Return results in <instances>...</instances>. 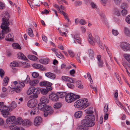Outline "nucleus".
I'll return each instance as SVG.
<instances>
[{
    "label": "nucleus",
    "mask_w": 130,
    "mask_h": 130,
    "mask_svg": "<svg viewBox=\"0 0 130 130\" xmlns=\"http://www.w3.org/2000/svg\"><path fill=\"white\" fill-rule=\"evenodd\" d=\"M2 16L4 18L2 19V23L1 26V28L2 30L0 33V40L4 37L5 34H7L9 31L8 27L9 25V14L7 12L5 11L2 14Z\"/></svg>",
    "instance_id": "nucleus-1"
},
{
    "label": "nucleus",
    "mask_w": 130,
    "mask_h": 130,
    "mask_svg": "<svg viewBox=\"0 0 130 130\" xmlns=\"http://www.w3.org/2000/svg\"><path fill=\"white\" fill-rule=\"evenodd\" d=\"M95 117L93 115H87L85 117V119L81 121V124L78 127L77 130H87L88 127H92L95 124L94 121Z\"/></svg>",
    "instance_id": "nucleus-2"
},
{
    "label": "nucleus",
    "mask_w": 130,
    "mask_h": 130,
    "mask_svg": "<svg viewBox=\"0 0 130 130\" xmlns=\"http://www.w3.org/2000/svg\"><path fill=\"white\" fill-rule=\"evenodd\" d=\"M89 104L88 102L87 99H80L74 103V105L76 108L82 107V109H84L89 106Z\"/></svg>",
    "instance_id": "nucleus-3"
},
{
    "label": "nucleus",
    "mask_w": 130,
    "mask_h": 130,
    "mask_svg": "<svg viewBox=\"0 0 130 130\" xmlns=\"http://www.w3.org/2000/svg\"><path fill=\"white\" fill-rule=\"evenodd\" d=\"M4 104L3 102H0V111L2 113L3 116L6 117L8 115H10V113L8 112L9 107H8Z\"/></svg>",
    "instance_id": "nucleus-4"
},
{
    "label": "nucleus",
    "mask_w": 130,
    "mask_h": 130,
    "mask_svg": "<svg viewBox=\"0 0 130 130\" xmlns=\"http://www.w3.org/2000/svg\"><path fill=\"white\" fill-rule=\"evenodd\" d=\"M80 98L79 95L72 93H70L67 94L65 97L66 101L68 103H71L77 99Z\"/></svg>",
    "instance_id": "nucleus-5"
},
{
    "label": "nucleus",
    "mask_w": 130,
    "mask_h": 130,
    "mask_svg": "<svg viewBox=\"0 0 130 130\" xmlns=\"http://www.w3.org/2000/svg\"><path fill=\"white\" fill-rule=\"evenodd\" d=\"M33 94L32 95H30L29 97L30 99H35L37 98L38 97V95L40 93L41 89L40 88L35 87H33Z\"/></svg>",
    "instance_id": "nucleus-6"
},
{
    "label": "nucleus",
    "mask_w": 130,
    "mask_h": 130,
    "mask_svg": "<svg viewBox=\"0 0 130 130\" xmlns=\"http://www.w3.org/2000/svg\"><path fill=\"white\" fill-rule=\"evenodd\" d=\"M120 46L122 49L124 51H130V44L128 43L123 42L120 43Z\"/></svg>",
    "instance_id": "nucleus-7"
},
{
    "label": "nucleus",
    "mask_w": 130,
    "mask_h": 130,
    "mask_svg": "<svg viewBox=\"0 0 130 130\" xmlns=\"http://www.w3.org/2000/svg\"><path fill=\"white\" fill-rule=\"evenodd\" d=\"M11 85V88L14 89L16 92L18 93L20 92L22 88L19 85V84L17 82L15 81L12 83Z\"/></svg>",
    "instance_id": "nucleus-8"
},
{
    "label": "nucleus",
    "mask_w": 130,
    "mask_h": 130,
    "mask_svg": "<svg viewBox=\"0 0 130 130\" xmlns=\"http://www.w3.org/2000/svg\"><path fill=\"white\" fill-rule=\"evenodd\" d=\"M45 111L44 114L45 117H47L48 115H50L53 112V111L52 107L50 106L46 105L44 108Z\"/></svg>",
    "instance_id": "nucleus-9"
},
{
    "label": "nucleus",
    "mask_w": 130,
    "mask_h": 130,
    "mask_svg": "<svg viewBox=\"0 0 130 130\" xmlns=\"http://www.w3.org/2000/svg\"><path fill=\"white\" fill-rule=\"evenodd\" d=\"M98 13L101 17V20L103 23L104 24H106L107 23V21L105 17L104 14L101 11H99Z\"/></svg>",
    "instance_id": "nucleus-10"
},
{
    "label": "nucleus",
    "mask_w": 130,
    "mask_h": 130,
    "mask_svg": "<svg viewBox=\"0 0 130 130\" xmlns=\"http://www.w3.org/2000/svg\"><path fill=\"white\" fill-rule=\"evenodd\" d=\"M16 118L15 116H12L9 117L6 120V122L10 124L15 123Z\"/></svg>",
    "instance_id": "nucleus-11"
},
{
    "label": "nucleus",
    "mask_w": 130,
    "mask_h": 130,
    "mask_svg": "<svg viewBox=\"0 0 130 130\" xmlns=\"http://www.w3.org/2000/svg\"><path fill=\"white\" fill-rule=\"evenodd\" d=\"M29 100L27 103V105L29 107H33L35 106L36 105V101L34 99H31Z\"/></svg>",
    "instance_id": "nucleus-12"
},
{
    "label": "nucleus",
    "mask_w": 130,
    "mask_h": 130,
    "mask_svg": "<svg viewBox=\"0 0 130 130\" xmlns=\"http://www.w3.org/2000/svg\"><path fill=\"white\" fill-rule=\"evenodd\" d=\"M61 78L62 80L68 81L71 83H74L75 81V79H72L66 76H62Z\"/></svg>",
    "instance_id": "nucleus-13"
},
{
    "label": "nucleus",
    "mask_w": 130,
    "mask_h": 130,
    "mask_svg": "<svg viewBox=\"0 0 130 130\" xmlns=\"http://www.w3.org/2000/svg\"><path fill=\"white\" fill-rule=\"evenodd\" d=\"M49 98L50 100L53 101H57L58 100V97L56 94L53 93H51L49 96Z\"/></svg>",
    "instance_id": "nucleus-14"
},
{
    "label": "nucleus",
    "mask_w": 130,
    "mask_h": 130,
    "mask_svg": "<svg viewBox=\"0 0 130 130\" xmlns=\"http://www.w3.org/2000/svg\"><path fill=\"white\" fill-rule=\"evenodd\" d=\"M72 36L73 38L74 43H76V42H77L79 44H81V39L76 34L75 35H72Z\"/></svg>",
    "instance_id": "nucleus-15"
},
{
    "label": "nucleus",
    "mask_w": 130,
    "mask_h": 130,
    "mask_svg": "<svg viewBox=\"0 0 130 130\" xmlns=\"http://www.w3.org/2000/svg\"><path fill=\"white\" fill-rule=\"evenodd\" d=\"M101 56L100 55H98L97 57V59H98V61L97 63L98 66L100 68H103L104 67V65L103 61L101 60Z\"/></svg>",
    "instance_id": "nucleus-16"
},
{
    "label": "nucleus",
    "mask_w": 130,
    "mask_h": 130,
    "mask_svg": "<svg viewBox=\"0 0 130 130\" xmlns=\"http://www.w3.org/2000/svg\"><path fill=\"white\" fill-rule=\"evenodd\" d=\"M45 75L47 77L52 79H55L56 77L54 74L50 72L45 73Z\"/></svg>",
    "instance_id": "nucleus-17"
},
{
    "label": "nucleus",
    "mask_w": 130,
    "mask_h": 130,
    "mask_svg": "<svg viewBox=\"0 0 130 130\" xmlns=\"http://www.w3.org/2000/svg\"><path fill=\"white\" fill-rule=\"evenodd\" d=\"M52 84L51 83L46 81H44L40 82L39 85L41 86L50 87Z\"/></svg>",
    "instance_id": "nucleus-18"
},
{
    "label": "nucleus",
    "mask_w": 130,
    "mask_h": 130,
    "mask_svg": "<svg viewBox=\"0 0 130 130\" xmlns=\"http://www.w3.org/2000/svg\"><path fill=\"white\" fill-rule=\"evenodd\" d=\"M42 119L40 117H36L34 120V124L35 125H37L40 124L42 122Z\"/></svg>",
    "instance_id": "nucleus-19"
},
{
    "label": "nucleus",
    "mask_w": 130,
    "mask_h": 130,
    "mask_svg": "<svg viewBox=\"0 0 130 130\" xmlns=\"http://www.w3.org/2000/svg\"><path fill=\"white\" fill-rule=\"evenodd\" d=\"M39 109L37 107H34L31 109L30 114L31 115H34L39 113Z\"/></svg>",
    "instance_id": "nucleus-20"
},
{
    "label": "nucleus",
    "mask_w": 130,
    "mask_h": 130,
    "mask_svg": "<svg viewBox=\"0 0 130 130\" xmlns=\"http://www.w3.org/2000/svg\"><path fill=\"white\" fill-rule=\"evenodd\" d=\"M32 66L34 68L36 69H40L42 70H44L43 66L41 64L37 63L32 64Z\"/></svg>",
    "instance_id": "nucleus-21"
},
{
    "label": "nucleus",
    "mask_w": 130,
    "mask_h": 130,
    "mask_svg": "<svg viewBox=\"0 0 130 130\" xmlns=\"http://www.w3.org/2000/svg\"><path fill=\"white\" fill-rule=\"evenodd\" d=\"M17 57L19 59H24L25 60H28L24 55L21 52L18 53Z\"/></svg>",
    "instance_id": "nucleus-22"
},
{
    "label": "nucleus",
    "mask_w": 130,
    "mask_h": 130,
    "mask_svg": "<svg viewBox=\"0 0 130 130\" xmlns=\"http://www.w3.org/2000/svg\"><path fill=\"white\" fill-rule=\"evenodd\" d=\"M17 106V105L15 102H12L10 106L9 107V111H12L13 109L16 107Z\"/></svg>",
    "instance_id": "nucleus-23"
},
{
    "label": "nucleus",
    "mask_w": 130,
    "mask_h": 130,
    "mask_svg": "<svg viewBox=\"0 0 130 130\" xmlns=\"http://www.w3.org/2000/svg\"><path fill=\"white\" fill-rule=\"evenodd\" d=\"M116 103L121 108L123 109L127 113H129L126 110V108L122 105L120 102L118 101H117L116 102Z\"/></svg>",
    "instance_id": "nucleus-24"
},
{
    "label": "nucleus",
    "mask_w": 130,
    "mask_h": 130,
    "mask_svg": "<svg viewBox=\"0 0 130 130\" xmlns=\"http://www.w3.org/2000/svg\"><path fill=\"white\" fill-rule=\"evenodd\" d=\"M67 94V93L65 92H58L57 93V95L58 97L60 98H63L65 96H66Z\"/></svg>",
    "instance_id": "nucleus-25"
},
{
    "label": "nucleus",
    "mask_w": 130,
    "mask_h": 130,
    "mask_svg": "<svg viewBox=\"0 0 130 130\" xmlns=\"http://www.w3.org/2000/svg\"><path fill=\"white\" fill-rule=\"evenodd\" d=\"M88 40L91 44L92 45L94 44V41L93 40V37L90 34H89L88 35Z\"/></svg>",
    "instance_id": "nucleus-26"
},
{
    "label": "nucleus",
    "mask_w": 130,
    "mask_h": 130,
    "mask_svg": "<svg viewBox=\"0 0 130 130\" xmlns=\"http://www.w3.org/2000/svg\"><path fill=\"white\" fill-rule=\"evenodd\" d=\"M39 82V80L38 79H34L30 82V85L32 86L37 85Z\"/></svg>",
    "instance_id": "nucleus-27"
},
{
    "label": "nucleus",
    "mask_w": 130,
    "mask_h": 130,
    "mask_svg": "<svg viewBox=\"0 0 130 130\" xmlns=\"http://www.w3.org/2000/svg\"><path fill=\"white\" fill-rule=\"evenodd\" d=\"M49 61L48 59L46 58L40 59L39 60V62L42 64H47Z\"/></svg>",
    "instance_id": "nucleus-28"
},
{
    "label": "nucleus",
    "mask_w": 130,
    "mask_h": 130,
    "mask_svg": "<svg viewBox=\"0 0 130 130\" xmlns=\"http://www.w3.org/2000/svg\"><path fill=\"white\" fill-rule=\"evenodd\" d=\"M93 107H89L88 109L85 110L84 111L87 114H91L93 112Z\"/></svg>",
    "instance_id": "nucleus-29"
},
{
    "label": "nucleus",
    "mask_w": 130,
    "mask_h": 130,
    "mask_svg": "<svg viewBox=\"0 0 130 130\" xmlns=\"http://www.w3.org/2000/svg\"><path fill=\"white\" fill-rule=\"evenodd\" d=\"M46 105V104L41 103L38 104V108L41 110H43Z\"/></svg>",
    "instance_id": "nucleus-30"
},
{
    "label": "nucleus",
    "mask_w": 130,
    "mask_h": 130,
    "mask_svg": "<svg viewBox=\"0 0 130 130\" xmlns=\"http://www.w3.org/2000/svg\"><path fill=\"white\" fill-rule=\"evenodd\" d=\"M9 78L7 77H5L4 79L3 82V86H5L7 85L9 81Z\"/></svg>",
    "instance_id": "nucleus-31"
},
{
    "label": "nucleus",
    "mask_w": 130,
    "mask_h": 130,
    "mask_svg": "<svg viewBox=\"0 0 130 130\" xmlns=\"http://www.w3.org/2000/svg\"><path fill=\"white\" fill-rule=\"evenodd\" d=\"M82 115V112L81 111H79L75 113L74 116L76 118H79L81 117Z\"/></svg>",
    "instance_id": "nucleus-32"
},
{
    "label": "nucleus",
    "mask_w": 130,
    "mask_h": 130,
    "mask_svg": "<svg viewBox=\"0 0 130 130\" xmlns=\"http://www.w3.org/2000/svg\"><path fill=\"white\" fill-rule=\"evenodd\" d=\"M76 86L79 89H82L83 88V86L82 84L80 81L78 80L76 82Z\"/></svg>",
    "instance_id": "nucleus-33"
},
{
    "label": "nucleus",
    "mask_w": 130,
    "mask_h": 130,
    "mask_svg": "<svg viewBox=\"0 0 130 130\" xmlns=\"http://www.w3.org/2000/svg\"><path fill=\"white\" fill-rule=\"evenodd\" d=\"M23 120L21 118H18L15 120V123L16 124H19L22 125Z\"/></svg>",
    "instance_id": "nucleus-34"
},
{
    "label": "nucleus",
    "mask_w": 130,
    "mask_h": 130,
    "mask_svg": "<svg viewBox=\"0 0 130 130\" xmlns=\"http://www.w3.org/2000/svg\"><path fill=\"white\" fill-rule=\"evenodd\" d=\"M31 124V122L29 120H23L22 125L23 126H28L30 125Z\"/></svg>",
    "instance_id": "nucleus-35"
},
{
    "label": "nucleus",
    "mask_w": 130,
    "mask_h": 130,
    "mask_svg": "<svg viewBox=\"0 0 130 130\" xmlns=\"http://www.w3.org/2000/svg\"><path fill=\"white\" fill-rule=\"evenodd\" d=\"M27 57L28 59L36 61L38 59V58L36 56L34 55H28Z\"/></svg>",
    "instance_id": "nucleus-36"
},
{
    "label": "nucleus",
    "mask_w": 130,
    "mask_h": 130,
    "mask_svg": "<svg viewBox=\"0 0 130 130\" xmlns=\"http://www.w3.org/2000/svg\"><path fill=\"white\" fill-rule=\"evenodd\" d=\"M124 32L126 36L128 37L130 36V31L128 28L126 27H125Z\"/></svg>",
    "instance_id": "nucleus-37"
},
{
    "label": "nucleus",
    "mask_w": 130,
    "mask_h": 130,
    "mask_svg": "<svg viewBox=\"0 0 130 130\" xmlns=\"http://www.w3.org/2000/svg\"><path fill=\"white\" fill-rule=\"evenodd\" d=\"M113 13L118 16H119L120 15V11L117 8H115L113 10Z\"/></svg>",
    "instance_id": "nucleus-38"
},
{
    "label": "nucleus",
    "mask_w": 130,
    "mask_h": 130,
    "mask_svg": "<svg viewBox=\"0 0 130 130\" xmlns=\"http://www.w3.org/2000/svg\"><path fill=\"white\" fill-rule=\"evenodd\" d=\"M12 34H8L5 38V39L8 41H11L13 40V36Z\"/></svg>",
    "instance_id": "nucleus-39"
},
{
    "label": "nucleus",
    "mask_w": 130,
    "mask_h": 130,
    "mask_svg": "<svg viewBox=\"0 0 130 130\" xmlns=\"http://www.w3.org/2000/svg\"><path fill=\"white\" fill-rule=\"evenodd\" d=\"M41 103L46 104L48 102V100L45 97H42L40 100Z\"/></svg>",
    "instance_id": "nucleus-40"
},
{
    "label": "nucleus",
    "mask_w": 130,
    "mask_h": 130,
    "mask_svg": "<svg viewBox=\"0 0 130 130\" xmlns=\"http://www.w3.org/2000/svg\"><path fill=\"white\" fill-rule=\"evenodd\" d=\"M18 63L16 61H13L10 64V66L12 69H14V67H18L19 66Z\"/></svg>",
    "instance_id": "nucleus-41"
},
{
    "label": "nucleus",
    "mask_w": 130,
    "mask_h": 130,
    "mask_svg": "<svg viewBox=\"0 0 130 130\" xmlns=\"http://www.w3.org/2000/svg\"><path fill=\"white\" fill-rule=\"evenodd\" d=\"M9 128L11 130H19V127L15 125H11L9 126Z\"/></svg>",
    "instance_id": "nucleus-42"
},
{
    "label": "nucleus",
    "mask_w": 130,
    "mask_h": 130,
    "mask_svg": "<svg viewBox=\"0 0 130 130\" xmlns=\"http://www.w3.org/2000/svg\"><path fill=\"white\" fill-rule=\"evenodd\" d=\"M12 46L14 49H21V48L20 45L17 43H14L12 44Z\"/></svg>",
    "instance_id": "nucleus-43"
},
{
    "label": "nucleus",
    "mask_w": 130,
    "mask_h": 130,
    "mask_svg": "<svg viewBox=\"0 0 130 130\" xmlns=\"http://www.w3.org/2000/svg\"><path fill=\"white\" fill-rule=\"evenodd\" d=\"M61 13L63 15L66 20L68 22H70V19L68 16V14L63 11H62Z\"/></svg>",
    "instance_id": "nucleus-44"
},
{
    "label": "nucleus",
    "mask_w": 130,
    "mask_h": 130,
    "mask_svg": "<svg viewBox=\"0 0 130 130\" xmlns=\"http://www.w3.org/2000/svg\"><path fill=\"white\" fill-rule=\"evenodd\" d=\"M124 57L129 63H130V54H124Z\"/></svg>",
    "instance_id": "nucleus-45"
},
{
    "label": "nucleus",
    "mask_w": 130,
    "mask_h": 130,
    "mask_svg": "<svg viewBox=\"0 0 130 130\" xmlns=\"http://www.w3.org/2000/svg\"><path fill=\"white\" fill-rule=\"evenodd\" d=\"M27 33L28 35L30 37H33L34 36V34L33 31L32 29L30 28H29L27 30Z\"/></svg>",
    "instance_id": "nucleus-46"
},
{
    "label": "nucleus",
    "mask_w": 130,
    "mask_h": 130,
    "mask_svg": "<svg viewBox=\"0 0 130 130\" xmlns=\"http://www.w3.org/2000/svg\"><path fill=\"white\" fill-rule=\"evenodd\" d=\"M88 53L90 58L91 59L93 58L94 56V53L93 51L90 49L88 50Z\"/></svg>",
    "instance_id": "nucleus-47"
},
{
    "label": "nucleus",
    "mask_w": 130,
    "mask_h": 130,
    "mask_svg": "<svg viewBox=\"0 0 130 130\" xmlns=\"http://www.w3.org/2000/svg\"><path fill=\"white\" fill-rule=\"evenodd\" d=\"M90 5L91 7L92 8L94 9L97 11V12H98L99 11H101L100 10H98V8H97L96 5L94 4V3L92 2L90 3Z\"/></svg>",
    "instance_id": "nucleus-48"
},
{
    "label": "nucleus",
    "mask_w": 130,
    "mask_h": 130,
    "mask_svg": "<svg viewBox=\"0 0 130 130\" xmlns=\"http://www.w3.org/2000/svg\"><path fill=\"white\" fill-rule=\"evenodd\" d=\"M82 2L80 1H77L75 2L74 4L75 6H80L82 5Z\"/></svg>",
    "instance_id": "nucleus-49"
},
{
    "label": "nucleus",
    "mask_w": 130,
    "mask_h": 130,
    "mask_svg": "<svg viewBox=\"0 0 130 130\" xmlns=\"http://www.w3.org/2000/svg\"><path fill=\"white\" fill-rule=\"evenodd\" d=\"M33 93V87L29 88L27 91V93L28 95H30Z\"/></svg>",
    "instance_id": "nucleus-50"
},
{
    "label": "nucleus",
    "mask_w": 130,
    "mask_h": 130,
    "mask_svg": "<svg viewBox=\"0 0 130 130\" xmlns=\"http://www.w3.org/2000/svg\"><path fill=\"white\" fill-rule=\"evenodd\" d=\"M114 3L117 5H119L121 3V0H113Z\"/></svg>",
    "instance_id": "nucleus-51"
},
{
    "label": "nucleus",
    "mask_w": 130,
    "mask_h": 130,
    "mask_svg": "<svg viewBox=\"0 0 130 130\" xmlns=\"http://www.w3.org/2000/svg\"><path fill=\"white\" fill-rule=\"evenodd\" d=\"M61 106V104L60 103H57L55 104L54 106V108H60Z\"/></svg>",
    "instance_id": "nucleus-52"
},
{
    "label": "nucleus",
    "mask_w": 130,
    "mask_h": 130,
    "mask_svg": "<svg viewBox=\"0 0 130 130\" xmlns=\"http://www.w3.org/2000/svg\"><path fill=\"white\" fill-rule=\"evenodd\" d=\"M41 93L43 95H45L47 93L48 90H47L45 89H43L41 91Z\"/></svg>",
    "instance_id": "nucleus-53"
},
{
    "label": "nucleus",
    "mask_w": 130,
    "mask_h": 130,
    "mask_svg": "<svg viewBox=\"0 0 130 130\" xmlns=\"http://www.w3.org/2000/svg\"><path fill=\"white\" fill-rule=\"evenodd\" d=\"M79 22L80 24L82 25H85L87 23L86 21L84 19H81L80 20Z\"/></svg>",
    "instance_id": "nucleus-54"
},
{
    "label": "nucleus",
    "mask_w": 130,
    "mask_h": 130,
    "mask_svg": "<svg viewBox=\"0 0 130 130\" xmlns=\"http://www.w3.org/2000/svg\"><path fill=\"white\" fill-rule=\"evenodd\" d=\"M67 85L68 87L69 88L72 89L74 87V85L72 83H68L67 84Z\"/></svg>",
    "instance_id": "nucleus-55"
},
{
    "label": "nucleus",
    "mask_w": 130,
    "mask_h": 130,
    "mask_svg": "<svg viewBox=\"0 0 130 130\" xmlns=\"http://www.w3.org/2000/svg\"><path fill=\"white\" fill-rule=\"evenodd\" d=\"M108 104H106L104 107V110L105 113L107 112L108 110Z\"/></svg>",
    "instance_id": "nucleus-56"
},
{
    "label": "nucleus",
    "mask_w": 130,
    "mask_h": 130,
    "mask_svg": "<svg viewBox=\"0 0 130 130\" xmlns=\"http://www.w3.org/2000/svg\"><path fill=\"white\" fill-rule=\"evenodd\" d=\"M5 74V72L4 70L1 69H0V75L1 77L2 78L4 75Z\"/></svg>",
    "instance_id": "nucleus-57"
},
{
    "label": "nucleus",
    "mask_w": 130,
    "mask_h": 130,
    "mask_svg": "<svg viewBox=\"0 0 130 130\" xmlns=\"http://www.w3.org/2000/svg\"><path fill=\"white\" fill-rule=\"evenodd\" d=\"M94 40L98 43H99L100 42V40L99 37L98 36H95Z\"/></svg>",
    "instance_id": "nucleus-58"
},
{
    "label": "nucleus",
    "mask_w": 130,
    "mask_h": 130,
    "mask_svg": "<svg viewBox=\"0 0 130 130\" xmlns=\"http://www.w3.org/2000/svg\"><path fill=\"white\" fill-rule=\"evenodd\" d=\"M32 75L34 78H36L38 77L39 76V74L37 73L34 72L32 73Z\"/></svg>",
    "instance_id": "nucleus-59"
},
{
    "label": "nucleus",
    "mask_w": 130,
    "mask_h": 130,
    "mask_svg": "<svg viewBox=\"0 0 130 130\" xmlns=\"http://www.w3.org/2000/svg\"><path fill=\"white\" fill-rule=\"evenodd\" d=\"M127 7V4L125 3H123L122 4L121 7L122 9L125 8Z\"/></svg>",
    "instance_id": "nucleus-60"
},
{
    "label": "nucleus",
    "mask_w": 130,
    "mask_h": 130,
    "mask_svg": "<svg viewBox=\"0 0 130 130\" xmlns=\"http://www.w3.org/2000/svg\"><path fill=\"white\" fill-rule=\"evenodd\" d=\"M112 33L115 36H116L119 34L117 30L114 29H112Z\"/></svg>",
    "instance_id": "nucleus-61"
},
{
    "label": "nucleus",
    "mask_w": 130,
    "mask_h": 130,
    "mask_svg": "<svg viewBox=\"0 0 130 130\" xmlns=\"http://www.w3.org/2000/svg\"><path fill=\"white\" fill-rule=\"evenodd\" d=\"M68 52L70 57H74V53L72 51H68Z\"/></svg>",
    "instance_id": "nucleus-62"
},
{
    "label": "nucleus",
    "mask_w": 130,
    "mask_h": 130,
    "mask_svg": "<svg viewBox=\"0 0 130 130\" xmlns=\"http://www.w3.org/2000/svg\"><path fill=\"white\" fill-rule=\"evenodd\" d=\"M125 20L127 23L130 24V15H128L126 18Z\"/></svg>",
    "instance_id": "nucleus-63"
},
{
    "label": "nucleus",
    "mask_w": 130,
    "mask_h": 130,
    "mask_svg": "<svg viewBox=\"0 0 130 130\" xmlns=\"http://www.w3.org/2000/svg\"><path fill=\"white\" fill-rule=\"evenodd\" d=\"M8 89L9 90V91L11 92V93H14V91L16 92L14 89H13V88H11V87H8Z\"/></svg>",
    "instance_id": "nucleus-64"
}]
</instances>
